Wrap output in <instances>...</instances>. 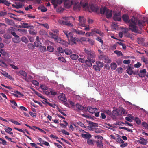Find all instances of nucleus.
<instances>
[{"label": "nucleus", "instance_id": "nucleus-40", "mask_svg": "<svg viewBox=\"0 0 148 148\" xmlns=\"http://www.w3.org/2000/svg\"><path fill=\"white\" fill-rule=\"evenodd\" d=\"M111 68L112 69L115 70L117 68V64L116 63H112L111 64Z\"/></svg>", "mask_w": 148, "mask_h": 148}, {"label": "nucleus", "instance_id": "nucleus-39", "mask_svg": "<svg viewBox=\"0 0 148 148\" xmlns=\"http://www.w3.org/2000/svg\"><path fill=\"white\" fill-rule=\"evenodd\" d=\"M40 49L41 52L43 53L46 51V48L45 46H40Z\"/></svg>", "mask_w": 148, "mask_h": 148}, {"label": "nucleus", "instance_id": "nucleus-43", "mask_svg": "<svg viewBox=\"0 0 148 148\" xmlns=\"http://www.w3.org/2000/svg\"><path fill=\"white\" fill-rule=\"evenodd\" d=\"M80 4L82 6L83 8L85 7H88V3L87 2H82V1H81L80 2Z\"/></svg>", "mask_w": 148, "mask_h": 148}, {"label": "nucleus", "instance_id": "nucleus-10", "mask_svg": "<svg viewBox=\"0 0 148 148\" xmlns=\"http://www.w3.org/2000/svg\"><path fill=\"white\" fill-rule=\"evenodd\" d=\"M81 136L84 138L89 139L92 137V136L88 132H86V134H81Z\"/></svg>", "mask_w": 148, "mask_h": 148}, {"label": "nucleus", "instance_id": "nucleus-30", "mask_svg": "<svg viewBox=\"0 0 148 148\" xmlns=\"http://www.w3.org/2000/svg\"><path fill=\"white\" fill-rule=\"evenodd\" d=\"M70 57L73 60H76L78 58L79 56L77 54H73L70 55Z\"/></svg>", "mask_w": 148, "mask_h": 148}, {"label": "nucleus", "instance_id": "nucleus-3", "mask_svg": "<svg viewBox=\"0 0 148 148\" xmlns=\"http://www.w3.org/2000/svg\"><path fill=\"white\" fill-rule=\"evenodd\" d=\"M129 28L132 32L138 33V30L137 27L136 26V25L132 24L131 23L129 24Z\"/></svg>", "mask_w": 148, "mask_h": 148}, {"label": "nucleus", "instance_id": "nucleus-20", "mask_svg": "<svg viewBox=\"0 0 148 148\" xmlns=\"http://www.w3.org/2000/svg\"><path fill=\"white\" fill-rule=\"evenodd\" d=\"M138 23L139 28L141 29L143 27L145 22L142 20H138Z\"/></svg>", "mask_w": 148, "mask_h": 148}, {"label": "nucleus", "instance_id": "nucleus-6", "mask_svg": "<svg viewBox=\"0 0 148 148\" xmlns=\"http://www.w3.org/2000/svg\"><path fill=\"white\" fill-rule=\"evenodd\" d=\"M73 3V2L71 0H66L64 1V5L66 8L70 7Z\"/></svg>", "mask_w": 148, "mask_h": 148}, {"label": "nucleus", "instance_id": "nucleus-16", "mask_svg": "<svg viewBox=\"0 0 148 148\" xmlns=\"http://www.w3.org/2000/svg\"><path fill=\"white\" fill-rule=\"evenodd\" d=\"M80 3H79L78 2H76L75 3L74 5L73 9L75 10H79L81 7Z\"/></svg>", "mask_w": 148, "mask_h": 148}, {"label": "nucleus", "instance_id": "nucleus-19", "mask_svg": "<svg viewBox=\"0 0 148 148\" xmlns=\"http://www.w3.org/2000/svg\"><path fill=\"white\" fill-rule=\"evenodd\" d=\"M12 41L15 43H18L21 41V39L20 37L18 35L15 37V38H13Z\"/></svg>", "mask_w": 148, "mask_h": 148}, {"label": "nucleus", "instance_id": "nucleus-52", "mask_svg": "<svg viewBox=\"0 0 148 148\" xmlns=\"http://www.w3.org/2000/svg\"><path fill=\"white\" fill-rule=\"evenodd\" d=\"M35 93L36 95L42 99H44V97L42 96V95L41 93H39L38 92L35 91Z\"/></svg>", "mask_w": 148, "mask_h": 148}, {"label": "nucleus", "instance_id": "nucleus-4", "mask_svg": "<svg viewBox=\"0 0 148 148\" xmlns=\"http://www.w3.org/2000/svg\"><path fill=\"white\" fill-rule=\"evenodd\" d=\"M100 58L103 60H104V62L106 63H109L111 62L108 56L106 55H101Z\"/></svg>", "mask_w": 148, "mask_h": 148}, {"label": "nucleus", "instance_id": "nucleus-51", "mask_svg": "<svg viewBox=\"0 0 148 148\" xmlns=\"http://www.w3.org/2000/svg\"><path fill=\"white\" fill-rule=\"evenodd\" d=\"M7 13L6 12L0 11V17L4 16L7 15Z\"/></svg>", "mask_w": 148, "mask_h": 148}, {"label": "nucleus", "instance_id": "nucleus-45", "mask_svg": "<svg viewBox=\"0 0 148 148\" xmlns=\"http://www.w3.org/2000/svg\"><path fill=\"white\" fill-rule=\"evenodd\" d=\"M65 53L67 55H70L72 53V51L70 49H67L64 50Z\"/></svg>", "mask_w": 148, "mask_h": 148}, {"label": "nucleus", "instance_id": "nucleus-21", "mask_svg": "<svg viewBox=\"0 0 148 148\" xmlns=\"http://www.w3.org/2000/svg\"><path fill=\"white\" fill-rule=\"evenodd\" d=\"M63 32L64 34L66 36L68 40H69L70 38L72 36V34L71 32H69L67 31H64Z\"/></svg>", "mask_w": 148, "mask_h": 148}, {"label": "nucleus", "instance_id": "nucleus-56", "mask_svg": "<svg viewBox=\"0 0 148 148\" xmlns=\"http://www.w3.org/2000/svg\"><path fill=\"white\" fill-rule=\"evenodd\" d=\"M33 127L34 128H35L36 129L38 130H39L42 133H43L44 134H46V132L45 131H44V130L41 129L40 128H39L38 127H37L36 126H33Z\"/></svg>", "mask_w": 148, "mask_h": 148}, {"label": "nucleus", "instance_id": "nucleus-2", "mask_svg": "<svg viewBox=\"0 0 148 148\" xmlns=\"http://www.w3.org/2000/svg\"><path fill=\"white\" fill-rule=\"evenodd\" d=\"M79 25L82 27H86V19L84 17L82 18L81 16H79Z\"/></svg>", "mask_w": 148, "mask_h": 148}, {"label": "nucleus", "instance_id": "nucleus-25", "mask_svg": "<svg viewBox=\"0 0 148 148\" xmlns=\"http://www.w3.org/2000/svg\"><path fill=\"white\" fill-rule=\"evenodd\" d=\"M96 143L97 147L100 148H102L103 147V145L102 140H98L96 141Z\"/></svg>", "mask_w": 148, "mask_h": 148}, {"label": "nucleus", "instance_id": "nucleus-9", "mask_svg": "<svg viewBox=\"0 0 148 148\" xmlns=\"http://www.w3.org/2000/svg\"><path fill=\"white\" fill-rule=\"evenodd\" d=\"M58 98L59 100L63 102H66L67 101L65 94L63 93L61 94L58 95Z\"/></svg>", "mask_w": 148, "mask_h": 148}, {"label": "nucleus", "instance_id": "nucleus-31", "mask_svg": "<svg viewBox=\"0 0 148 148\" xmlns=\"http://www.w3.org/2000/svg\"><path fill=\"white\" fill-rule=\"evenodd\" d=\"M75 107L77 108V109L79 110H83L84 108V106L78 103L76 104Z\"/></svg>", "mask_w": 148, "mask_h": 148}, {"label": "nucleus", "instance_id": "nucleus-35", "mask_svg": "<svg viewBox=\"0 0 148 148\" xmlns=\"http://www.w3.org/2000/svg\"><path fill=\"white\" fill-rule=\"evenodd\" d=\"M62 23L68 26L73 27V24L71 23L70 22L63 21Z\"/></svg>", "mask_w": 148, "mask_h": 148}, {"label": "nucleus", "instance_id": "nucleus-24", "mask_svg": "<svg viewBox=\"0 0 148 148\" xmlns=\"http://www.w3.org/2000/svg\"><path fill=\"white\" fill-rule=\"evenodd\" d=\"M90 8L92 11L96 12H97L99 10V8L98 7H95L93 5H90Z\"/></svg>", "mask_w": 148, "mask_h": 148}, {"label": "nucleus", "instance_id": "nucleus-23", "mask_svg": "<svg viewBox=\"0 0 148 148\" xmlns=\"http://www.w3.org/2000/svg\"><path fill=\"white\" fill-rule=\"evenodd\" d=\"M97 109L96 108H93L91 107H88L87 110L89 113L93 114L95 112V110Z\"/></svg>", "mask_w": 148, "mask_h": 148}, {"label": "nucleus", "instance_id": "nucleus-8", "mask_svg": "<svg viewBox=\"0 0 148 148\" xmlns=\"http://www.w3.org/2000/svg\"><path fill=\"white\" fill-rule=\"evenodd\" d=\"M113 18L115 21H120L121 20V13L119 12L115 13L113 17Z\"/></svg>", "mask_w": 148, "mask_h": 148}, {"label": "nucleus", "instance_id": "nucleus-42", "mask_svg": "<svg viewBox=\"0 0 148 148\" xmlns=\"http://www.w3.org/2000/svg\"><path fill=\"white\" fill-rule=\"evenodd\" d=\"M96 64L98 66L99 68H102L104 65L103 63V62L100 61H97L96 62Z\"/></svg>", "mask_w": 148, "mask_h": 148}, {"label": "nucleus", "instance_id": "nucleus-50", "mask_svg": "<svg viewBox=\"0 0 148 148\" xmlns=\"http://www.w3.org/2000/svg\"><path fill=\"white\" fill-rule=\"evenodd\" d=\"M23 6L21 3H17L15 7L17 8H22Z\"/></svg>", "mask_w": 148, "mask_h": 148}, {"label": "nucleus", "instance_id": "nucleus-22", "mask_svg": "<svg viewBox=\"0 0 148 148\" xmlns=\"http://www.w3.org/2000/svg\"><path fill=\"white\" fill-rule=\"evenodd\" d=\"M17 73L19 75H19L18 74L25 77H26L27 76V73L23 70H21L19 71L18 73Z\"/></svg>", "mask_w": 148, "mask_h": 148}, {"label": "nucleus", "instance_id": "nucleus-17", "mask_svg": "<svg viewBox=\"0 0 148 148\" xmlns=\"http://www.w3.org/2000/svg\"><path fill=\"white\" fill-rule=\"evenodd\" d=\"M1 74L3 75L4 76L10 79H12V76L9 75H8V73L6 72L5 71H2V72H1Z\"/></svg>", "mask_w": 148, "mask_h": 148}, {"label": "nucleus", "instance_id": "nucleus-37", "mask_svg": "<svg viewBox=\"0 0 148 148\" xmlns=\"http://www.w3.org/2000/svg\"><path fill=\"white\" fill-rule=\"evenodd\" d=\"M107 8L106 7L101 8L100 9V13L101 14H104L107 10Z\"/></svg>", "mask_w": 148, "mask_h": 148}, {"label": "nucleus", "instance_id": "nucleus-55", "mask_svg": "<svg viewBox=\"0 0 148 148\" xmlns=\"http://www.w3.org/2000/svg\"><path fill=\"white\" fill-rule=\"evenodd\" d=\"M34 45L32 43H29L28 45V47L31 49H34L35 47Z\"/></svg>", "mask_w": 148, "mask_h": 148}, {"label": "nucleus", "instance_id": "nucleus-58", "mask_svg": "<svg viewBox=\"0 0 148 148\" xmlns=\"http://www.w3.org/2000/svg\"><path fill=\"white\" fill-rule=\"evenodd\" d=\"M88 41L91 45H93L94 44L95 41L91 39L88 38Z\"/></svg>", "mask_w": 148, "mask_h": 148}, {"label": "nucleus", "instance_id": "nucleus-34", "mask_svg": "<svg viewBox=\"0 0 148 148\" xmlns=\"http://www.w3.org/2000/svg\"><path fill=\"white\" fill-rule=\"evenodd\" d=\"M49 34L51 36V37L54 39L57 40L58 39V36L57 34H54L50 32Z\"/></svg>", "mask_w": 148, "mask_h": 148}, {"label": "nucleus", "instance_id": "nucleus-14", "mask_svg": "<svg viewBox=\"0 0 148 148\" xmlns=\"http://www.w3.org/2000/svg\"><path fill=\"white\" fill-rule=\"evenodd\" d=\"M122 18L123 20L126 23H128L130 22L129 16L127 14H124L122 16Z\"/></svg>", "mask_w": 148, "mask_h": 148}, {"label": "nucleus", "instance_id": "nucleus-46", "mask_svg": "<svg viewBox=\"0 0 148 148\" xmlns=\"http://www.w3.org/2000/svg\"><path fill=\"white\" fill-rule=\"evenodd\" d=\"M142 125L146 129H148V124L145 122H143L142 123Z\"/></svg>", "mask_w": 148, "mask_h": 148}, {"label": "nucleus", "instance_id": "nucleus-29", "mask_svg": "<svg viewBox=\"0 0 148 148\" xmlns=\"http://www.w3.org/2000/svg\"><path fill=\"white\" fill-rule=\"evenodd\" d=\"M111 114L112 116L114 117L117 116L119 115V113L117 110H113V111L111 112Z\"/></svg>", "mask_w": 148, "mask_h": 148}, {"label": "nucleus", "instance_id": "nucleus-15", "mask_svg": "<svg viewBox=\"0 0 148 148\" xmlns=\"http://www.w3.org/2000/svg\"><path fill=\"white\" fill-rule=\"evenodd\" d=\"M112 11L107 9L106 13V18L108 19L112 17Z\"/></svg>", "mask_w": 148, "mask_h": 148}, {"label": "nucleus", "instance_id": "nucleus-60", "mask_svg": "<svg viewBox=\"0 0 148 148\" xmlns=\"http://www.w3.org/2000/svg\"><path fill=\"white\" fill-rule=\"evenodd\" d=\"M0 53L3 56L5 55L6 54V53L5 51L3 49H0Z\"/></svg>", "mask_w": 148, "mask_h": 148}, {"label": "nucleus", "instance_id": "nucleus-32", "mask_svg": "<svg viewBox=\"0 0 148 148\" xmlns=\"http://www.w3.org/2000/svg\"><path fill=\"white\" fill-rule=\"evenodd\" d=\"M60 43L65 47H68L69 45V43L68 42H67L66 41L64 40H60Z\"/></svg>", "mask_w": 148, "mask_h": 148}, {"label": "nucleus", "instance_id": "nucleus-54", "mask_svg": "<svg viewBox=\"0 0 148 148\" xmlns=\"http://www.w3.org/2000/svg\"><path fill=\"white\" fill-rule=\"evenodd\" d=\"M127 112L123 108H122L121 110V115H122V114L124 115L126 114H127Z\"/></svg>", "mask_w": 148, "mask_h": 148}, {"label": "nucleus", "instance_id": "nucleus-41", "mask_svg": "<svg viewBox=\"0 0 148 148\" xmlns=\"http://www.w3.org/2000/svg\"><path fill=\"white\" fill-rule=\"evenodd\" d=\"M94 141L90 139L87 140V143L89 145H92L94 144Z\"/></svg>", "mask_w": 148, "mask_h": 148}, {"label": "nucleus", "instance_id": "nucleus-64", "mask_svg": "<svg viewBox=\"0 0 148 148\" xmlns=\"http://www.w3.org/2000/svg\"><path fill=\"white\" fill-rule=\"evenodd\" d=\"M58 51L61 53H64V50L62 48L59 47L57 48Z\"/></svg>", "mask_w": 148, "mask_h": 148}, {"label": "nucleus", "instance_id": "nucleus-5", "mask_svg": "<svg viewBox=\"0 0 148 148\" xmlns=\"http://www.w3.org/2000/svg\"><path fill=\"white\" fill-rule=\"evenodd\" d=\"M133 68L131 66H129L126 70L127 73L130 75H131L133 74L134 75H137L138 72V71L136 72H133L132 70Z\"/></svg>", "mask_w": 148, "mask_h": 148}, {"label": "nucleus", "instance_id": "nucleus-59", "mask_svg": "<svg viewBox=\"0 0 148 148\" xmlns=\"http://www.w3.org/2000/svg\"><path fill=\"white\" fill-rule=\"evenodd\" d=\"M10 121L12 122V123H14V124L17 125H21V123H19L18 122L16 121H14L13 119H11Z\"/></svg>", "mask_w": 148, "mask_h": 148}, {"label": "nucleus", "instance_id": "nucleus-57", "mask_svg": "<svg viewBox=\"0 0 148 148\" xmlns=\"http://www.w3.org/2000/svg\"><path fill=\"white\" fill-rule=\"evenodd\" d=\"M51 3L53 5L55 8L57 6V4H58L57 3V1H56V0H51Z\"/></svg>", "mask_w": 148, "mask_h": 148}, {"label": "nucleus", "instance_id": "nucleus-1", "mask_svg": "<svg viewBox=\"0 0 148 148\" xmlns=\"http://www.w3.org/2000/svg\"><path fill=\"white\" fill-rule=\"evenodd\" d=\"M84 51L87 55V59L85 60L86 64L88 66L91 67L92 66V63L95 61V52L91 50L85 49Z\"/></svg>", "mask_w": 148, "mask_h": 148}, {"label": "nucleus", "instance_id": "nucleus-7", "mask_svg": "<svg viewBox=\"0 0 148 148\" xmlns=\"http://www.w3.org/2000/svg\"><path fill=\"white\" fill-rule=\"evenodd\" d=\"M71 31L74 33L82 35H83L84 34H85V32H83L82 30H77L74 28H72L71 30Z\"/></svg>", "mask_w": 148, "mask_h": 148}, {"label": "nucleus", "instance_id": "nucleus-13", "mask_svg": "<svg viewBox=\"0 0 148 148\" xmlns=\"http://www.w3.org/2000/svg\"><path fill=\"white\" fill-rule=\"evenodd\" d=\"M140 140L137 141L138 143L141 144L145 145L147 144V140L145 139L144 138L140 137L139 138Z\"/></svg>", "mask_w": 148, "mask_h": 148}, {"label": "nucleus", "instance_id": "nucleus-48", "mask_svg": "<svg viewBox=\"0 0 148 148\" xmlns=\"http://www.w3.org/2000/svg\"><path fill=\"white\" fill-rule=\"evenodd\" d=\"M22 41L24 42L27 43L28 42L27 38L25 37H23L21 38Z\"/></svg>", "mask_w": 148, "mask_h": 148}, {"label": "nucleus", "instance_id": "nucleus-49", "mask_svg": "<svg viewBox=\"0 0 148 148\" xmlns=\"http://www.w3.org/2000/svg\"><path fill=\"white\" fill-rule=\"evenodd\" d=\"M114 53L117 54L118 56H123V54L121 51L118 50H115L114 51Z\"/></svg>", "mask_w": 148, "mask_h": 148}, {"label": "nucleus", "instance_id": "nucleus-53", "mask_svg": "<svg viewBox=\"0 0 148 148\" xmlns=\"http://www.w3.org/2000/svg\"><path fill=\"white\" fill-rule=\"evenodd\" d=\"M22 26L21 27L24 28H28V23H21Z\"/></svg>", "mask_w": 148, "mask_h": 148}, {"label": "nucleus", "instance_id": "nucleus-63", "mask_svg": "<svg viewBox=\"0 0 148 148\" xmlns=\"http://www.w3.org/2000/svg\"><path fill=\"white\" fill-rule=\"evenodd\" d=\"M104 113L107 114L108 115H110L111 114V113L110 111L108 110H104L103 111Z\"/></svg>", "mask_w": 148, "mask_h": 148}, {"label": "nucleus", "instance_id": "nucleus-61", "mask_svg": "<svg viewBox=\"0 0 148 148\" xmlns=\"http://www.w3.org/2000/svg\"><path fill=\"white\" fill-rule=\"evenodd\" d=\"M93 68L95 69V71H100V68L97 65H93Z\"/></svg>", "mask_w": 148, "mask_h": 148}, {"label": "nucleus", "instance_id": "nucleus-33", "mask_svg": "<svg viewBox=\"0 0 148 148\" xmlns=\"http://www.w3.org/2000/svg\"><path fill=\"white\" fill-rule=\"evenodd\" d=\"M40 87L41 89L42 90H47L48 89V87L47 86L43 84H40Z\"/></svg>", "mask_w": 148, "mask_h": 148}, {"label": "nucleus", "instance_id": "nucleus-27", "mask_svg": "<svg viewBox=\"0 0 148 148\" xmlns=\"http://www.w3.org/2000/svg\"><path fill=\"white\" fill-rule=\"evenodd\" d=\"M87 122L88 123L89 125H91L89 127L90 129H91L92 128V126L94 127H98V124L97 123H93L90 121H87Z\"/></svg>", "mask_w": 148, "mask_h": 148}, {"label": "nucleus", "instance_id": "nucleus-44", "mask_svg": "<svg viewBox=\"0 0 148 148\" xmlns=\"http://www.w3.org/2000/svg\"><path fill=\"white\" fill-rule=\"evenodd\" d=\"M134 120L136 123L138 125H140L141 123V121L138 117H136L134 118Z\"/></svg>", "mask_w": 148, "mask_h": 148}, {"label": "nucleus", "instance_id": "nucleus-38", "mask_svg": "<svg viewBox=\"0 0 148 148\" xmlns=\"http://www.w3.org/2000/svg\"><path fill=\"white\" fill-rule=\"evenodd\" d=\"M47 50L49 52H52L54 51V48L52 46H49L47 47Z\"/></svg>", "mask_w": 148, "mask_h": 148}, {"label": "nucleus", "instance_id": "nucleus-11", "mask_svg": "<svg viewBox=\"0 0 148 148\" xmlns=\"http://www.w3.org/2000/svg\"><path fill=\"white\" fill-rule=\"evenodd\" d=\"M146 71L145 69L140 70L138 73V75L141 77H143L146 75Z\"/></svg>", "mask_w": 148, "mask_h": 148}, {"label": "nucleus", "instance_id": "nucleus-36", "mask_svg": "<svg viewBox=\"0 0 148 148\" xmlns=\"http://www.w3.org/2000/svg\"><path fill=\"white\" fill-rule=\"evenodd\" d=\"M34 45L36 47H39L42 45V43L40 41H35L34 43Z\"/></svg>", "mask_w": 148, "mask_h": 148}, {"label": "nucleus", "instance_id": "nucleus-62", "mask_svg": "<svg viewBox=\"0 0 148 148\" xmlns=\"http://www.w3.org/2000/svg\"><path fill=\"white\" fill-rule=\"evenodd\" d=\"M58 60H59L62 61L63 62H66V60H65L64 58L63 57H59L58 58Z\"/></svg>", "mask_w": 148, "mask_h": 148}, {"label": "nucleus", "instance_id": "nucleus-28", "mask_svg": "<svg viewBox=\"0 0 148 148\" xmlns=\"http://www.w3.org/2000/svg\"><path fill=\"white\" fill-rule=\"evenodd\" d=\"M0 3L4 4L8 6H9V5L11 4L9 2L6 0H0Z\"/></svg>", "mask_w": 148, "mask_h": 148}, {"label": "nucleus", "instance_id": "nucleus-12", "mask_svg": "<svg viewBox=\"0 0 148 148\" xmlns=\"http://www.w3.org/2000/svg\"><path fill=\"white\" fill-rule=\"evenodd\" d=\"M130 22L128 23L129 24L132 23V24L136 25L137 21V19L134 16H133L131 19H130Z\"/></svg>", "mask_w": 148, "mask_h": 148}, {"label": "nucleus", "instance_id": "nucleus-47", "mask_svg": "<svg viewBox=\"0 0 148 148\" xmlns=\"http://www.w3.org/2000/svg\"><path fill=\"white\" fill-rule=\"evenodd\" d=\"M119 129H123V130H126L127 131L129 132H130L131 133H132L133 132V131L131 129H130L127 128L125 127H119Z\"/></svg>", "mask_w": 148, "mask_h": 148}, {"label": "nucleus", "instance_id": "nucleus-18", "mask_svg": "<svg viewBox=\"0 0 148 148\" xmlns=\"http://www.w3.org/2000/svg\"><path fill=\"white\" fill-rule=\"evenodd\" d=\"M5 20L6 23L8 25H12L14 24V22L12 20H10L7 18H6Z\"/></svg>", "mask_w": 148, "mask_h": 148}, {"label": "nucleus", "instance_id": "nucleus-26", "mask_svg": "<svg viewBox=\"0 0 148 148\" xmlns=\"http://www.w3.org/2000/svg\"><path fill=\"white\" fill-rule=\"evenodd\" d=\"M69 39H70L71 42L74 44H76L77 42L79 40L78 38L76 37H73V36L71 37Z\"/></svg>", "mask_w": 148, "mask_h": 148}]
</instances>
